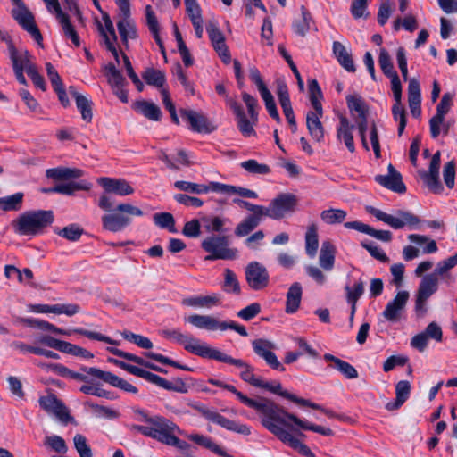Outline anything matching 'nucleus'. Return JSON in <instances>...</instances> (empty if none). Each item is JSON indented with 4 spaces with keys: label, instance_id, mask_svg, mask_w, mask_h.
Wrapping results in <instances>:
<instances>
[{
    "label": "nucleus",
    "instance_id": "1",
    "mask_svg": "<svg viewBox=\"0 0 457 457\" xmlns=\"http://www.w3.org/2000/svg\"><path fill=\"white\" fill-rule=\"evenodd\" d=\"M131 417L135 421L144 423L128 425L131 432L139 433L163 445L174 446L183 453V457H193L188 453L190 445L178 437V435H184L183 430L172 420L162 415L152 416L147 411L136 406L131 408Z\"/></svg>",
    "mask_w": 457,
    "mask_h": 457
},
{
    "label": "nucleus",
    "instance_id": "2",
    "mask_svg": "<svg viewBox=\"0 0 457 457\" xmlns=\"http://www.w3.org/2000/svg\"><path fill=\"white\" fill-rule=\"evenodd\" d=\"M273 417L263 422V427L267 430L276 436L282 443L296 450L300 454L306 457H315L312 450L293 435V433L297 434V429L286 417V411L283 409L278 407Z\"/></svg>",
    "mask_w": 457,
    "mask_h": 457
},
{
    "label": "nucleus",
    "instance_id": "3",
    "mask_svg": "<svg viewBox=\"0 0 457 457\" xmlns=\"http://www.w3.org/2000/svg\"><path fill=\"white\" fill-rule=\"evenodd\" d=\"M309 97L313 108L306 113V127L310 136L317 142L324 138L325 129L320 121L323 116L321 99L323 97L320 87L316 79L309 80Z\"/></svg>",
    "mask_w": 457,
    "mask_h": 457
},
{
    "label": "nucleus",
    "instance_id": "4",
    "mask_svg": "<svg viewBox=\"0 0 457 457\" xmlns=\"http://www.w3.org/2000/svg\"><path fill=\"white\" fill-rule=\"evenodd\" d=\"M54 221L52 211H33L21 214L14 222L13 228L21 236H35Z\"/></svg>",
    "mask_w": 457,
    "mask_h": 457
},
{
    "label": "nucleus",
    "instance_id": "5",
    "mask_svg": "<svg viewBox=\"0 0 457 457\" xmlns=\"http://www.w3.org/2000/svg\"><path fill=\"white\" fill-rule=\"evenodd\" d=\"M115 211L102 217L103 228L111 232H119L130 225V216H142L143 212L137 206L129 204H120Z\"/></svg>",
    "mask_w": 457,
    "mask_h": 457
},
{
    "label": "nucleus",
    "instance_id": "6",
    "mask_svg": "<svg viewBox=\"0 0 457 457\" xmlns=\"http://www.w3.org/2000/svg\"><path fill=\"white\" fill-rule=\"evenodd\" d=\"M162 335L165 338L172 339L181 345L188 353L202 358L210 359L215 349L211 347L207 343L203 342L193 336L183 334L178 328L163 330L162 331Z\"/></svg>",
    "mask_w": 457,
    "mask_h": 457
},
{
    "label": "nucleus",
    "instance_id": "7",
    "mask_svg": "<svg viewBox=\"0 0 457 457\" xmlns=\"http://www.w3.org/2000/svg\"><path fill=\"white\" fill-rule=\"evenodd\" d=\"M366 211L378 220L383 221L394 229H401L404 227L416 228L420 223L418 216L406 211L398 210L395 215L388 214L373 206H366Z\"/></svg>",
    "mask_w": 457,
    "mask_h": 457
},
{
    "label": "nucleus",
    "instance_id": "8",
    "mask_svg": "<svg viewBox=\"0 0 457 457\" xmlns=\"http://www.w3.org/2000/svg\"><path fill=\"white\" fill-rule=\"evenodd\" d=\"M202 248L209 253L206 261L234 260L237 256V250L228 247V238L225 236H211L202 242Z\"/></svg>",
    "mask_w": 457,
    "mask_h": 457
},
{
    "label": "nucleus",
    "instance_id": "9",
    "mask_svg": "<svg viewBox=\"0 0 457 457\" xmlns=\"http://www.w3.org/2000/svg\"><path fill=\"white\" fill-rule=\"evenodd\" d=\"M297 202V197L293 194H279L268 207H265V216L273 220H281L287 214L295 212Z\"/></svg>",
    "mask_w": 457,
    "mask_h": 457
},
{
    "label": "nucleus",
    "instance_id": "10",
    "mask_svg": "<svg viewBox=\"0 0 457 457\" xmlns=\"http://www.w3.org/2000/svg\"><path fill=\"white\" fill-rule=\"evenodd\" d=\"M224 389L233 393L237 398L245 405L254 409L258 412L261 413V423L263 426V422L266 420H269L270 418H274L273 414L275 411L278 408V406L274 403L273 402L262 399L261 401H256L253 399H251L245 395L243 393L239 392L234 386L226 384L224 386Z\"/></svg>",
    "mask_w": 457,
    "mask_h": 457
},
{
    "label": "nucleus",
    "instance_id": "11",
    "mask_svg": "<svg viewBox=\"0 0 457 457\" xmlns=\"http://www.w3.org/2000/svg\"><path fill=\"white\" fill-rule=\"evenodd\" d=\"M199 411L204 419L219 425L228 431H231L243 436H249L252 433V428L247 424L242 423L238 420L227 419L216 411L206 407H202L199 409Z\"/></svg>",
    "mask_w": 457,
    "mask_h": 457
},
{
    "label": "nucleus",
    "instance_id": "12",
    "mask_svg": "<svg viewBox=\"0 0 457 457\" xmlns=\"http://www.w3.org/2000/svg\"><path fill=\"white\" fill-rule=\"evenodd\" d=\"M43 1L46 4L47 11L55 15L56 20L62 27L64 37L70 39L76 47H79L80 46L79 36L75 27L71 22L69 15L62 12L58 0Z\"/></svg>",
    "mask_w": 457,
    "mask_h": 457
},
{
    "label": "nucleus",
    "instance_id": "13",
    "mask_svg": "<svg viewBox=\"0 0 457 457\" xmlns=\"http://www.w3.org/2000/svg\"><path fill=\"white\" fill-rule=\"evenodd\" d=\"M242 99L246 105L249 119L246 115L237 119V128L240 133L249 137L255 135L254 125L258 121V112L256 108L258 106L257 99L246 92L242 93Z\"/></svg>",
    "mask_w": 457,
    "mask_h": 457
},
{
    "label": "nucleus",
    "instance_id": "14",
    "mask_svg": "<svg viewBox=\"0 0 457 457\" xmlns=\"http://www.w3.org/2000/svg\"><path fill=\"white\" fill-rule=\"evenodd\" d=\"M210 359L241 368L242 370L239 376L242 380L255 387L260 385L261 378L254 375V368L243 360L235 359L216 348L214 349Z\"/></svg>",
    "mask_w": 457,
    "mask_h": 457
},
{
    "label": "nucleus",
    "instance_id": "15",
    "mask_svg": "<svg viewBox=\"0 0 457 457\" xmlns=\"http://www.w3.org/2000/svg\"><path fill=\"white\" fill-rule=\"evenodd\" d=\"M119 8L120 21L117 22L118 31L123 43L137 37L135 23L130 19V4L129 0H114Z\"/></svg>",
    "mask_w": 457,
    "mask_h": 457
},
{
    "label": "nucleus",
    "instance_id": "16",
    "mask_svg": "<svg viewBox=\"0 0 457 457\" xmlns=\"http://www.w3.org/2000/svg\"><path fill=\"white\" fill-rule=\"evenodd\" d=\"M438 279L435 274H429L423 277L416 294L415 311L423 315L427 312L426 302L437 291Z\"/></svg>",
    "mask_w": 457,
    "mask_h": 457
},
{
    "label": "nucleus",
    "instance_id": "17",
    "mask_svg": "<svg viewBox=\"0 0 457 457\" xmlns=\"http://www.w3.org/2000/svg\"><path fill=\"white\" fill-rule=\"evenodd\" d=\"M17 7L12 11V16L17 22L35 39V41L43 46L42 35L35 23L34 16L25 7L23 2L20 4H16Z\"/></svg>",
    "mask_w": 457,
    "mask_h": 457
},
{
    "label": "nucleus",
    "instance_id": "18",
    "mask_svg": "<svg viewBox=\"0 0 457 457\" xmlns=\"http://www.w3.org/2000/svg\"><path fill=\"white\" fill-rule=\"evenodd\" d=\"M245 280L252 289L262 290L269 285L270 275L264 265L251 262L245 267Z\"/></svg>",
    "mask_w": 457,
    "mask_h": 457
},
{
    "label": "nucleus",
    "instance_id": "19",
    "mask_svg": "<svg viewBox=\"0 0 457 457\" xmlns=\"http://www.w3.org/2000/svg\"><path fill=\"white\" fill-rule=\"evenodd\" d=\"M259 388L266 389L271 393L277 394L278 395H281L297 404L303 405V406H308L314 410H320L324 411L327 415H330V411L328 410H325L321 405L312 403L309 400L298 397L293 394L288 393L286 390L282 389L281 384L278 381H264L262 378L260 379V385L257 386Z\"/></svg>",
    "mask_w": 457,
    "mask_h": 457
},
{
    "label": "nucleus",
    "instance_id": "20",
    "mask_svg": "<svg viewBox=\"0 0 457 457\" xmlns=\"http://www.w3.org/2000/svg\"><path fill=\"white\" fill-rule=\"evenodd\" d=\"M81 370L87 373L88 375L99 378L102 381L108 383L112 386L120 388L125 392L132 394L137 393V388L135 386L124 380L123 378L112 374V372L104 371L94 367H82Z\"/></svg>",
    "mask_w": 457,
    "mask_h": 457
},
{
    "label": "nucleus",
    "instance_id": "21",
    "mask_svg": "<svg viewBox=\"0 0 457 457\" xmlns=\"http://www.w3.org/2000/svg\"><path fill=\"white\" fill-rule=\"evenodd\" d=\"M1 39L7 45L9 57L12 62L13 70L25 69L26 72L29 71V67L36 66L31 62V55L26 49H17L8 35H2Z\"/></svg>",
    "mask_w": 457,
    "mask_h": 457
},
{
    "label": "nucleus",
    "instance_id": "22",
    "mask_svg": "<svg viewBox=\"0 0 457 457\" xmlns=\"http://www.w3.org/2000/svg\"><path fill=\"white\" fill-rule=\"evenodd\" d=\"M254 353L273 370L284 371L285 368L273 353L274 345L266 339H256L252 343Z\"/></svg>",
    "mask_w": 457,
    "mask_h": 457
},
{
    "label": "nucleus",
    "instance_id": "23",
    "mask_svg": "<svg viewBox=\"0 0 457 457\" xmlns=\"http://www.w3.org/2000/svg\"><path fill=\"white\" fill-rule=\"evenodd\" d=\"M38 402L44 411L55 416L59 420L67 423L71 419L66 406L54 395L41 396Z\"/></svg>",
    "mask_w": 457,
    "mask_h": 457
},
{
    "label": "nucleus",
    "instance_id": "24",
    "mask_svg": "<svg viewBox=\"0 0 457 457\" xmlns=\"http://www.w3.org/2000/svg\"><path fill=\"white\" fill-rule=\"evenodd\" d=\"M409 299L407 291H400L395 298L388 302L382 312L383 317L389 322L395 323L401 319V314L405 308Z\"/></svg>",
    "mask_w": 457,
    "mask_h": 457
},
{
    "label": "nucleus",
    "instance_id": "25",
    "mask_svg": "<svg viewBox=\"0 0 457 457\" xmlns=\"http://www.w3.org/2000/svg\"><path fill=\"white\" fill-rule=\"evenodd\" d=\"M206 31L208 33L210 41L214 50L217 52L219 56L223 60V62H228L230 61L229 51L225 42V37L223 33L220 31V29L218 28L217 23L212 21L209 22L206 25Z\"/></svg>",
    "mask_w": 457,
    "mask_h": 457
},
{
    "label": "nucleus",
    "instance_id": "26",
    "mask_svg": "<svg viewBox=\"0 0 457 457\" xmlns=\"http://www.w3.org/2000/svg\"><path fill=\"white\" fill-rule=\"evenodd\" d=\"M114 364L128 371L129 373L137 377L142 378L146 381L158 386L162 388H169L168 380L145 370H143L137 366H134L118 360H111Z\"/></svg>",
    "mask_w": 457,
    "mask_h": 457
},
{
    "label": "nucleus",
    "instance_id": "27",
    "mask_svg": "<svg viewBox=\"0 0 457 457\" xmlns=\"http://www.w3.org/2000/svg\"><path fill=\"white\" fill-rule=\"evenodd\" d=\"M180 115L189 124V129L197 133H211L213 128H211L207 118L201 112L182 109Z\"/></svg>",
    "mask_w": 457,
    "mask_h": 457
},
{
    "label": "nucleus",
    "instance_id": "28",
    "mask_svg": "<svg viewBox=\"0 0 457 457\" xmlns=\"http://www.w3.org/2000/svg\"><path fill=\"white\" fill-rule=\"evenodd\" d=\"M97 183L106 193H113L120 196L129 195L134 193V188L124 179L101 177L97 179Z\"/></svg>",
    "mask_w": 457,
    "mask_h": 457
},
{
    "label": "nucleus",
    "instance_id": "29",
    "mask_svg": "<svg viewBox=\"0 0 457 457\" xmlns=\"http://www.w3.org/2000/svg\"><path fill=\"white\" fill-rule=\"evenodd\" d=\"M185 321L199 329H205L208 331L226 330L224 320H219L211 315H201L195 313L186 317Z\"/></svg>",
    "mask_w": 457,
    "mask_h": 457
},
{
    "label": "nucleus",
    "instance_id": "30",
    "mask_svg": "<svg viewBox=\"0 0 457 457\" xmlns=\"http://www.w3.org/2000/svg\"><path fill=\"white\" fill-rule=\"evenodd\" d=\"M375 180L384 187L396 193H404L406 187L402 180L401 174L394 168L392 164L388 165V174L378 175Z\"/></svg>",
    "mask_w": 457,
    "mask_h": 457
},
{
    "label": "nucleus",
    "instance_id": "31",
    "mask_svg": "<svg viewBox=\"0 0 457 457\" xmlns=\"http://www.w3.org/2000/svg\"><path fill=\"white\" fill-rule=\"evenodd\" d=\"M354 125L351 124L345 116L339 117V124L337 127V139L344 142L350 153L355 152L353 131Z\"/></svg>",
    "mask_w": 457,
    "mask_h": 457
},
{
    "label": "nucleus",
    "instance_id": "32",
    "mask_svg": "<svg viewBox=\"0 0 457 457\" xmlns=\"http://www.w3.org/2000/svg\"><path fill=\"white\" fill-rule=\"evenodd\" d=\"M182 304L187 307L198 309H212L220 304V295L212 294L210 295H194L184 298Z\"/></svg>",
    "mask_w": 457,
    "mask_h": 457
},
{
    "label": "nucleus",
    "instance_id": "33",
    "mask_svg": "<svg viewBox=\"0 0 457 457\" xmlns=\"http://www.w3.org/2000/svg\"><path fill=\"white\" fill-rule=\"evenodd\" d=\"M303 295V287L299 282H294L288 288L286 295L285 312L292 314L300 307Z\"/></svg>",
    "mask_w": 457,
    "mask_h": 457
},
{
    "label": "nucleus",
    "instance_id": "34",
    "mask_svg": "<svg viewBox=\"0 0 457 457\" xmlns=\"http://www.w3.org/2000/svg\"><path fill=\"white\" fill-rule=\"evenodd\" d=\"M104 27L101 28V34L104 37V44L106 48L112 54L117 62H119V54L115 47V42L117 40V37L115 34V29L111 19L106 16L104 18Z\"/></svg>",
    "mask_w": 457,
    "mask_h": 457
},
{
    "label": "nucleus",
    "instance_id": "35",
    "mask_svg": "<svg viewBox=\"0 0 457 457\" xmlns=\"http://www.w3.org/2000/svg\"><path fill=\"white\" fill-rule=\"evenodd\" d=\"M134 110L150 120L158 121L161 120L162 112L158 105L153 102L141 100L133 105Z\"/></svg>",
    "mask_w": 457,
    "mask_h": 457
},
{
    "label": "nucleus",
    "instance_id": "36",
    "mask_svg": "<svg viewBox=\"0 0 457 457\" xmlns=\"http://www.w3.org/2000/svg\"><path fill=\"white\" fill-rule=\"evenodd\" d=\"M72 333H76V334H79V335L85 336L87 338L92 339V340H97V341L104 342V343H107V344H110V345H119L118 341L113 340V339H112L111 337H109L107 336H104V335H103L101 333H98V332H94V331L87 330V329H84V328H74V329L67 330V329L56 328V330L54 332V334L63 335V336H71Z\"/></svg>",
    "mask_w": 457,
    "mask_h": 457
},
{
    "label": "nucleus",
    "instance_id": "37",
    "mask_svg": "<svg viewBox=\"0 0 457 457\" xmlns=\"http://www.w3.org/2000/svg\"><path fill=\"white\" fill-rule=\"evenodd\" d=\"M69 92L74 97L82 119L87 122H90L93 117L92 102L85 96L78 93L73 87H69Z\"/></svg>",
    "mask_w": 457,
    "mask_h": 457
},
{
    "label": "nucleus",
    "instance_id": "38",
    "mask_svg": "<svg viewBox=\"0 0 457 457\" xmlns=\"http://www.w3.org/2000/svg\"><path fill=\"white\" fill-rule=\"evenodd\" d=\"M324 360L332 362V367L338 370L343 376L348 379L356 378L358 372L356 369L347 361H345L330 353H325Z\"/></svg>",
    "mask_w": 457,
    "mask_h": 457
},
{
    "label": "nucleus",
    "instance_id": "39",
    "mask_svg": "<svg viewBox=\"0 0 457 457\" xmlns=\"http://www.w3.org/2000/svg\"><path fill=\"white\" fill-rule=\"evenodd\" d=\"M304 241L306 254L311 258L315 257L319 248L318 226L315 222L307 226Z\"/></svg>",
    "mask_w": 457,
    "mask_h": 457
},
{
    "label": "nucleus",
    "instance_id": "40",
    "mask_svg": "<svg viewBox=\"0 0 457 457\" xmlns=\"http://www.w3.org/2000/svg\"><path fill=\"white\" fill-rule=\"evenodd\" d=\"M333 54L337 62L345 70L349 72H354L356 71L351 54L340 42L335 41L333 43Z\"/></svg>",
    "mask_w": 457,
    "mask_h": 457
},
{
    "label": "nucleus",
    "instance_id": "41",
    "mask_svg": "<svg viewBox=\"0 0 457 457\" xmlns=\"http://www.w3.org/2000/svg\"><path fill=\"white\" fill-rule=\"evenodd\" d=\"M453 120H445V116L434 115L429 120V130L432 138H436L440 134L446 136L450 129L453 126Z\"/></svg>",
    "mask_w": 457,
    "mask_h": 457
},
{
    "label": "nucleus",
    "instance_id": "42",
    "mask_svg": "<svg viewBox=\"0 0 457 457\" xmlns=\"http://www.w3.org/2000/svg\"><path fill=\"white\" fill-rule=\"evenodd\" d=\"M335 245L329 240L323 241L319 258L321 268L325 270H331L335 263Z\"/></svg>",
    "mask_w": 457,
    "mask_h": 457
},
{
    "label": "nucleus",
    "instance_id": "43",
    "mask_svg": "<svg viewBox=\"0 0 457 457\" xmlns=\"http://www.w3.org/2000/svg\"><path fill=\"white\" fill-rule=\"evenodd\" d=\"M83 170L76 168H65V167H57L48 169L46 171V175L47 178H51L54 179H78L83 176Z\"/></svg>",
    "mask_w": 457,
    "mask_h": 457
},
{
    "label": "nucleus",
    "instance_id": "44",
    "mask_svg": "<svg viewBox=\"0 0 457 457\" xmlns=\"http://www.w3.org/2000/svg\"><path fill=\"white\" fill-rule=\"evenodd\" d=\"M312 22L311 13L305 8V6H301V17L299 19H295L293 22L292 28L295 34L301 37H304L308 31L311 29V23Z\"/></svg>",
    "mask_w": 457,
    "mask_h": 457
},
{
    "label": "nucleus",
    "instance_id": "45",
    "mask_svg": "<svg viewBox=\"0 0 457 457\" xmlns=\"http://www.w3.org/2000/svg\"><path fill=\"white\" fill-rule=\"evenodd\" d=\"M187 436L189 440L195 442V444H197L199 445H202V446L209 449L212 453H214L220 456H222V457H228L226 451L224 449H222L220 445L215 444L212 440V438L203 436V435H199V434H191V435H187Z\"/></svg>",
    "mask_w": 457,
    "mask_h": 457
},
{
    "label": "nucleus",
    "instance_id": "46",
    "mask_svg": "<svg viewBox=\"0 0 457 457\" xmlns=\"http://www.w3.org/2000/svg\"><path fill=\"white\" fill-rule=\"evenodd\" d=\"M286 417H287V419H289V420L294 425H295L296 427H298L302 429L313 431V432H316V433H319L320 435L327 436L333 435V431L329 428H325V427L319 426V425L310 424L306 421L301 420L295 415L288 413L287 411H286Z\"/></svg>",
    "mask_w": 457,
    "mask_h": 457
},
{
    "label": "nucleus",
    "instance_id": "47",
    "mask_svg": "<svg viewBox=\"0 0 457 457\" xmlns=\"http://www.w3.org/2000/svg\"><path fill=\"white\" fill-rule=\"evenodd\" d=\"M142 78L150 86L161 88V90L164 88L166 78L164 72L160 70L147 68L142 74Z\"/></svg>",
    "mask_w": 457,
    "mask_h": 457
},
{
    "label": "nucleus",
    "instance_id": "48",
    "mask_svg": "<svg viewBox=\"0 0 457 457\" xmlns=\"http://www.w3.org/2000/svg\"><path fill=\"white\" fill-rule=\"evenodd\" d=\"M106 350L112 353L113 355H116L118 357H121V358H124L128 361H134L136 362L137 364H139V365H142V366H145L148 369H151L153 370H155V371H158L160 367L149 362V361H145L143 358L139 357V356H137L133 353H127V352H124L122 350H120L118 348H115V347H107Z\"/></svg>",
    "mask_w": 457,
    "mask_h": 457
},
{
    "label": "nucleus",
    "instance_id": "49",
    "mask_svg": "<svg viewBox=\"0 0 457 457\" xmlns=\"http://www.w3.org/2000/svg\"><path fill=\"white\" fill-rule=\"evenodd\" d=\"M23 200L22 193H16L8 196L0 197V210L4 212L19 211Z\"/></svg>",
    "mask_w": 457,
    "mask_h": 457
},
{
    "label": "nucleus",
    "instance_id": "50",
    "mask_svg": "<svg viewBox=\"0 0 457 457\" xmlns=\"http://www.w3.org/2000/svg\"><path fill=\"white\" fill-rule=\"evenodd\" d=\"M262 218L249 217L244 219L235 229V234L237 237L247 236L250 232L255 229L261 223Z\"/></svg>",
    "mask_w": 457,
    "mask_h": 457
},
{
    "label": "nucleus",
    "instance_id": "51",
    "mask_svg": "<svg viewBox=\"0 0 457 457\" xmlns=\"http://www.w3.org/2000/svg\"><path fill=\"white\" fill-rule=\"evenodd\" d=\"M408 239L410 242L417 245L426 244L422 249V252L425 254L435 253L438 250L436 241L433 239H429L427 236L411 234L408 236Z\"/></svg>",
    "mask_w": 457,
    "mask_h": 457
},
{
    "label": "nucleus",
    "instance_id": "52",
    "mask_svg": "<svg viewBox=\"0 0 457 457\" xmlns=\"http://www.w3.org/2000/svg\"><path fill=\"white\" fill-rule=\"evenodd\" d=\"M104 69L108 83L110 84L112 89L125 86V78L114 64L109 63L105 66Z\"/></svg>",
    "mask_w": 457,
    "mask_h": 457
},
{
    "label": "nucleus",
    "instance_id": "53",
    "mask_svg": "<svg viewBox=\"0 0 457 457\" xmlns=\"http://www.w3.org/2000/svg\"><path fill=\"white\" fill-rule=\"evenodd\" d=\"M346 215V212L344 210L330 208L322 211L320 218L326 224L333 225L344 221Z\"/></svg>",
    "mask_w": 457,
    "mask_h": 457
},
{
    "label": "nucleus",
    "instance_id": "54",
    "mask_svg": "<svg viewBox=\"0 0 457 457\" xmlns=\"http://www.w3.org/2000/svg\"><path fill=\"white\" fill-rule=\"evenodd\" d=\"M90 187L91 185L87 182H69L55 186L54 190L58 191V194L71 195L78 190H89Z\"/></svg>",
    "mask_w": 457,
    "mask_h": 457
},
{
    "label": "nucleus",
    "instance_id": "55",
    "mask_svg": "<svg viewBox=\"0 0 457 457\" xmlns=\"http://www.w3.org/2000/svg\"><path fill=\"white\" fill-rule=\"evenodd\" d=\"M174 187L179 190L192 193V194H207L208 185L197 184L185 180H179L174 183Z\"/></svg>",
    "mask_w": 457,
    "mask_h": 457
},
{
    "label": "nucleus",
    "instance_id": "56",
    "mask_svg": "<svg viewBox=\"0 0 457 457\" xmlns=\"http://www.w3.org/2000/svg\"><path fill=\"white\" fill-rule=\"evenodd\" d=\"M419 173L431 192L434 194H441L443 192L444 187L440 183L439 175L427 173L425 170L420 171Z\"/></svg>",
    "mask_w": 457,
    "mask_h": 457
},
{
    "label": "nucleus",
    "instance_id": "57",
    "mask_svg": "<svg viewBox=\"0 0 457 457\" xmlns=\"http://www.w3.org/2000/svg\"><path fill=\"white\" fill-rule=\"evenodd\" d=\"M378 63L382 72L387 78L395 74H397V72L394 69L390 54L385 48L379 49Z\"/></svg>",
    "mask_w": 457,
    "mask_h": 457
},
{
    "label": "nucleus",
    "instance_id": "58",
    "mask_svg": "<svg viewBox=\"0 0 457 457\" xmlns=\"http://www.w3.org/2000/svg\"><path fill=\"white\" fill-rule=\"evenodd\" d=\"M87 405L94 411L96 417L107 420H115L120 417V412L107 406L99 405L93 403H87Z\"/></svg>",
    "mask_w": 457,
    "mask_h": 457
},
{
    "label": "nucleus",
    "instance_id": "59",
    "mask_svg": "<svg viewBox=\"0 0 457 457\" xmlns=\"http://www.w3.org/2000/svg\"><path fill=\"white\" fill-rule=\"evenodd\" d=\"M55 233L69 241L76 242L82 236L83 229L77 224H71L62 229H55Z\"/></svg>",
    "mask_w": 457,
    "mask_h": 457
},
{
    "label": "nucleus",
    "instance_id": "60",
    "mask_svg": "<svg viewBox=\"0 0 457 457\" xmlns=\"http://www.w3.org/2000/svg\"><path fill=\"white\" fill-rule=\"evenodd\" d=\"M392 114L394 120L399 123L398 135L401 136L406 126V113L403 106L402 105V100L395 101L392 107Z\"/></svg>",
    "mask_w": 457,
    "mask_h": 457
},
{
    "label": "nucleus",
    "instance_id": "61",
    "mask_svg": "<svg viewBox=\"0 0 457 457\" xmlns=\"http://www.w3.org/2000/svg\"><path fill=\"white\" fill-rule=\"evenodd\" d=\"M154 223L162 228H167L170 232L175 233V220L170 212H160L154 215Z\"/></svg>",
    "mask_w": 457,
    "mask_h": 457
},
{
    "label": "nucleus",
    "instance_id": "62",
    "mask_svg": "<svg viewBox=\"0 0 457 457\" xmlns=\"http://www.w3.org/2000/svg\"><path fill=\"white\" fill-rule=\"evenodd\" d=\"M260 96L264 102L266 110H267L268 113L270 114V116L272 119H274L277 122L280 123L281 118L279 116L274 97H273L272 94L270 93V91L269 90L267 92H264V93L261 94Z\"/></svg>",
    "mask_w": 457,
    "mask_h": 457
},
{
    "label": "nucleus",
    "instance_id": "63",
    "mask_svg": "<svg viewBox=\"0 0 457 457\" xmlns=\"http://www.w3.org/2000/svg\"><path fill=\"white\" fill-rule=\"evenodd\" d=\"M80 312V307L77 303H58V304H50V313L54 314H65L69 317H71Z\"/></svg>",
    "mask_w": 457,
    "mask_h": 457
},
{
    "label": "nucleus",
    "instance_id": "64",
    "mask_svg": "<svg viewBox=\"0 0 457 457\" xmlns=\"http://www.w3.org/2000/svg\"><path fill=\"white\" fill-rule=\"evenodd\" d=\"M224 277V290L228 293L238 294L240 292V286L234 271L230 269H225Z\"/></svg>",
    "mask_w": 457,
    "mask_h": 457
}]
</instances>
